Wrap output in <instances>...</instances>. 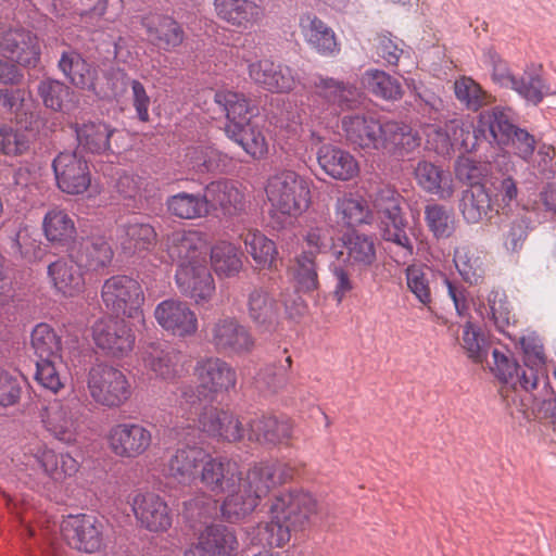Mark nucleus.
<instances>
[{"label": "nucleus", "instance_id": "f257e3e1", "mask_svg": "<svg viewBox=\"0 0 556 556\" xmlns=\"http://www.w3.org/2000/svg\"><path fill=\"white\" fill-rule=\"evenodd\" d=\"M266 191L271 205L269 216L274 229L291 226L311 204V181L293 170L275 175Z\"/></svg>", "mask_w": 556, "mask_h": 556}, {"label": "nucleus", "instance_id": "f03ea898", "mask_svg": "<svg viewBox=\"0 0 556 556\" xmlns=\"http://www.w3.org/2000/svg\"><path fill=\"white\" fill-rule=\"evenodd\" d=\"M403 197L391 187L377 190L372 198V205L380 218V232L384 241L394 243L401 249L403 256L414 254L412 239L406 232L407 219L402 211Z\"/></svg>", "mask_w": 556, "mask_h": 556}, {"label": "nucleus", "instance_id": "7ed1b4c3", "mask_svg": "<svg viewBox=\"0 0 556 556\" xmlns=\"http://www.w3.org/2000/svg\"><path fill=\"white\" fill-rule=\"evenodd\" d=\"M101 299L105 307L116 316L143 321L144 293L141 285L132 277L114 275L104 280Z\"/></svg>", "mask_w": 556, "mask_h": 556}, {"label": "nucleus", "instance_id": "20e7f679", "mask_svg": "<svg viewBox=\"0 0 556 556\" xmlns=\"http://www.w3.org/2000/svg\"><path fill=\"white\" fill-rule=\"evenodd\" d=\"M87 387L93 401L106 407H119L131 395L125 374L108 364H97L88 372Z\"/></svg>", "mask_w": 556, "mask_h": 556}, {"label": "nucleus", "instance_id": "39448f33", "mask_svg": "<svg viewBox=\"0 0 556 556\" xmlns=\"http://www.w3.org/2000/svg\"><path fill=\"white\" fill-rule=\"evenodd\" d=\"M206 341L218 354L241 356L249 354L255 346L251 330L236 317H220L206 329Z\"/></svg>", "mask_w": 556, "mask_h": 556}, {"label": "nucleus", "instance_id": "423d86ee", "mask_svg": "<svg viewBox=\"0 0 556 556\" xmlns=\"http://www.w3.org/2000/svg\"><path fill=\"white\" fill-rule=\"evenodd\" d=\"M61 529L68 544L79 552L97 553L104 545L103 522L92 515H70Z\"/></svg>", "mask_w": 556, "mask_h": 556}, {"label": "nucleus", "instance_id": "0eeeda50", "mask_svg": "<svg viewBox=\"0 0 556 556\" xmlns=\"http://www.w3.org/2000/svg\"><path fill=\"white\" fill-rule=\"evenodd\" d=\"M96 345L114 357H123L132 351L135 333L119 316L102 318L92 326Z\"/></svg>", "mask_w": 556, "mask_h": 556}, {"label": "nucleus", "instance_id": "6e6552de", "mask_svg": "<svg viewBox=\"0 0 556 556\" xmlns=\"http://www.w3.org/2000/svg\"><path fill=\"white\" fill-rule=\"evenodd\" d=\"M67 254L78 268L94 273L108 268L114 256L110 242L103 236H89L73 241Z\"/></svg>", "mask_w": 556, "mask_h": 556}, {"label": "nucleus", "instance_id": "1a4fd4ad", "mask_svg": "<svg viewBox=\"0 0 556 556\" xmlns=\"http://www.w3.org/2000/svg\"><path fill=\"white\" fill-rule=\"evenodd\" d=\"M2 54L21 66L35 68L40 63L39 38L31 30L18 27L2 33L0 38Z\"/></svg>", "mask_w": 556, "mask_h": 556}, {"label": "nucleus", "instance_id": "9d476101", "mask_svg": "<svg viewBox=\"0 0 556 556\" xmlns=\"http://www.w3.org/2000/svg\"><path fill=\"white\" fill-rule=\"evenodd\" d=\"M111 451L122 458H136L144 454L152 443V433L136 422L114 425L108 434Z\"/></svg>", "mask_w": 556, "mask_h": 556}, {"label": "nucleus", "instance_id": "9b49d317", "mask_svg": "<svg viewBox=\"0 0 556 556\" xmlns=\"http://www.w3.org/2000/svg\"><path fill=\"white\" fill-rule=\"evenodd\" d=\"M341 124L352 146L366 152H380L384 121L369 114H350L342 117Z\"/></svg>", "mask_w": 556, "mask_h": 556}, {"label": "nucleus", "instance_id": "f8f14e48", "mask_svg": "<svg viewBox=\"0 0 556 556\" xmlns=\"http://www.w3.org/2000/svg\"><path fill=\"white\" fill-rule=\"evenodd\" d=\"M58 187L68 194L84 193L91 182L86 160L76 152H61L52 162Z\"/></svg>", "mask_w": 556, "mask_h": 556}, {"label": "nucleus", "instance_id": "ddd939ff", "mask_svg": "<svg viewBox=\"0 0 556 556\" xmlns=\"http://www.w3.org/2000/svg\"><path fill=\"white\" fill-rule=\"evenodd\" d=\"M312 92L324 104L333 105L341 111L355 110L362 102V92L351 83L334 79L329 76L315 74L309 81Z\"/></svg>", "mask_w": 556, "mask_h": 556}, {"label": "nucleus", "instance_id": "4468645a", "mask_svg": "<svg viewBox=\"0 0 556 556\" xmlns=\"http://www.w3.org/2000/svg\"><path fill=\"white\" fill-rule=\"evenodd\" d=\"M249 76L254 84L273 93H288L299 83V77L293 68L270 59L251 63Z\"/></svg>", "mask_w": 556, "mask_h": 556}, {"label": "nucleus", "instance_id": "2eb2a0df", "mask_svg": "<svg viewBox=\"0 0 556 556\" xmlns=\"http://www.w3.org/2000/svg\"><path fill=\"white\" fill-rule=\"evenodd\" d=\"M239 547L236 532L225 525L212 523L185 551L184 556H235Z\"/></svg>", "mask_w": 556, "mask_h": 556}, {"label": "nucleus", "instance_id": "dca6fc26", "mask_svg": "<svg viewBox=\"0 0 556 556\" xmlns=\"http://www.w3.org/2000/svg\"><path fill=\"white\" fill-rule=\"evenodd\" d=\"M175 281L182 295L195 304L208 302L215 292V282L206 263L198 265H178Z\"/></svg>", "mask_w": 556, "mask_h": 556}, {"label": "nucleus", "instance_id": "f3484780", "mask_svg": "<svg viewBox=\"0 0 556 556\" xmlns=\"http://www.w3.org/2000/svg\"><path fill=\"white\" fill-rule=\"evenodd\" d=\"M247 313L261 332H273L280 323L281 305L266 287H254L247 296Z\"/></svg>", "mask_w": 556, "mask_h": 556}, {"label": "nucleus", "instance_id": "a211bd4d", "mask_svg": "<svg viewBox=\"0 0 556 556\" xmlns=\"http://www.w3.org/2000/svg\"><path fill=\"white\" fill-rule=\"evenodd\" d=\"M198 478L208 491L220 495L237 488L241 481V472L237 464L227 457H213L207 453V458L201 464Z\"/></svg>", "mask_w": 556, "mask_h": 556}, {"label": "nucleus", "instance_id": "6ab92c4d", "mask_svg": "<svg viewBox=\"0 0 556 556\" xmlns=\"http://www.w3.org/2000/svg\"><path fill=\"white\" fill-rule=\"evenodd\" d=\"M316 510V501L302 490H292L275 497L270 513L280 515L294 531L302 529Z\"/></svg>", "mask_w": 556, "mask_h": 556}, {"label": "nucleus", "instance_id": "aec40b11", "mask_svg": "<svg viewBox=\"0 0 556 556\" xmlns=\"http://www.w3.org/2000/svg\"><path fill=\"white\" fill-rule=\"evenodd\" d=\"M79 401L73 396L64 401L54 400L46 407L43 422L47 429L60 441H75L79 415Z\"/></svg>", "mask_w": 556, "mask_h": 556}, {"label": "nucleus", "instance_id": "412c9836", "mask_svg": "<svg viewBox=\"0 0 556 556\" xmlns=\"http://www.w3.org/2000/svg\"><path fill=\"white\" fill-rule=\"evenodd\" d=\"M141 25L150 45L165 52H173L182 45L186 33L182 25L165 14L142 17Z\"/></svg>", "mask_w": 556, "mask_h": 556}, {"label": "nucleus", "instance_id": "4be33fe9", "mask_svg": "<svg viewBox=\"0 0 556 556\" xmlns=\"http://www.w3.org/2000/svg\"><path fill=\"white\" fill-rule=\"evenodd\" d=\"M514 126L511 109L501 105L480 112L477 119V131L482 141L501 150L507 149Z\"/></svg>", "mask_w": 556, "mask_h": 556}, {"label": "nucleus", "instance_id": "5701e85b", "mask_svg": "<svg viewBox=\"0 0 556 556\" xmlns=\"http://www.w3.org/2000/svg\"><path fill=\"white\" fill-rule=\"evenodd\" d=\"M294 468L281 462L260 463L241 477V483L260 501L277 484L285 483L293 478Z\"/></svg>", "mask_w": 556, "mask_h": 556}, {"label": "nucleus", "instance_id": "b1692460", "mask_svg": "<svg viewBox=\"0 0 556 556\" xmlns=\"http://www.w3.org/2000/svg\"><path fill=\"white\" fill-rule=\"evenodd\" d=\"M195 375L205 394L214 399L218 393L229 392L237 383L236 369L219 357H206L197 363Z\"/></svg>", "mask_w": 556, "mask_h": 556}, {"label": "nucleus", "instance_id": "393cba45", "mask_svg": "<svg viewBox=\"0 0 556 556\" xmlns=\"http://www.w3.org/2000/svg\"><path fill=\"white\" fill-rule=\"evenodd\" d=\"M159 325L174 336L188 337L198 330V319L187 303L179 300H164L154 309Z\"/></svg>", "mask_w": 556, "mask_h": 556}, {"label": "nucleus", "instance_id": "a878e982", "mask_svg": "<svg viewBox=\"0 0 556 556\" xmlns=\"http://www.w3.org/2000/svg\"><path fill=\"white\" fill-rule=\"evenodd\" d=\"M421 144V137L412 125L394 119L384 121L380 152L384 155L403 159L413 154Z\"/></svg>", "mask_w": 556, "mask_h": 556}, {"label": "nucleus", "instance_id": "bb28decb", "mask_svg": "<svg viewBox=\"0 0 556 556\" xmlns=\"http://www.w3.org/2000/svg\"><path fill=\"white\" fill-rule=\"evenodd\" d=\"M137 520L151 532H163L172 526V513L167 503L153 492L139 493L132 500Z\"/></svg>", "mask_w": 556, "mask_h": 556}, {"label": "nucleus", "instance_id": "cd10ccee", "mask_svg": "<svg viewBox=\"0 0 556 556\" xmlns=\"http://www.w3.org/2000/svg\"><path fill=\"white\" fill-rule=\"evenodd\" d=\"M58 68L76 88L93 91L98 80V67L71 46L61 52Z\"/></svg>", "mask_w": 556, "mask_h": 556}, {"label": "nucleus", "instance_id": "c85d7f7f", "mask_svg": "<svg viewBox=\"0 0 556 556\" xmlns=\"http://www.w3.org/2000/svg\"><path fill=\"white\" fill-rule=\"evenodd\" d=\"M167 254L178 265L206 263V245L198 231L176 230L167 237Z\"/></svg>", "mask_w": 556, "mask_h": 556}, {"label": "nucleus", "instance_id": "c756f323", "mask_svg": "<svg viewBox=\"0 0 556 556\" xmlns=\"http://www.w3.org/2000/svg\"><path fill=\"white\" fill-rule=\"evenodd\" d=\"M203 193L207 214L219 210L225 216H235L244 210V195L232 180L211 181L205 186Z\"/></svg>", "mask_w": 556, "mask_h": 556}, {"label": "nucleus", "instance_id": "7c9ffc66", "mask_svg": "<svg viewBox=\"0 0 556 556\" xmlns=\"http://www.w3.org/2000/svg\"><path fill=\"white\" fill-rule=\"evenodd\" d=\"M199 427L207 435L236 442L244 437V428L239 419L231 413L213 406H206L199 415Z\"/></svg>", "mask_w": 556, "mask_h": 556}, {"label": "nucleus", "instance_id": "2f4dec72", "mask_svg": "<svg viewBox=\"0 0 556 556\" xmlns=\"http://www.w3.org/2000/svg\"><path fill=\"white\" fill-rule=\"evenodd\" d=\"M181 353L166 342H154L148 345L143 361L146 367L156 377L173 381L182 371Z\"/></svg>", "mask_w": 556, "mask_h": 556}, {"label": "nucleus", "instance_id": "473e14b6", "mask_svg": "<svg viewBox=\"0 0 556 556\" xmlns=\"http://www.w3.org/2000/svg\"><path fill=\"white\" fill-rule=\"evenodd\" d=\"M207 458V452L195 445L179 447L167 462V472L176 482L192 484L199 476L201 464Z\"/></svg>", "mask_w": 556, "mask_h": 556}, {"label": "nucleus", "instance_id": "72a5a7b5", "mask_svg": "<svg viewBox=\"0 0 556 556\" xmlns=\"http://www.w3.org/2000/svg\"><path fill=\"white\" fill-rule=\"evenodd\" d=\"M116 236L123 253L127 256L149 251L156 243L154 227L137 217L118 225Z\"/></svg>", "mask_w": 556, "mask_h": 556}, {"label": "nucleus", "instance_id": "f704fd0d", "mask_svg": "<svg viewBox=\"0 0 556 556\" xmlns=\"http://www.w3.org/2000/svg\"><path fill=\"white\" fill-rule=\"evenodd\" d=\"M300 28L308 46L318 54L334 56L340 52V43L333 29L316 15L301 16Z\"/></svg>", "mask_w": 556, "mask_h": 556}, {"label": "nucleus", "instance_id": "c9c22d12", "mask_svg": "<svg viewBox=\"0 0 556 556\" xmlns=\"http://www.w3.org/2000/svg\"><path fill=\"white\" fill-rule=\"evenodd\" d=\"M248 438L262 444H283L292 435V424L287 417L257 416L249 421Z\"/></svg>", "mask_w": 556, "mask_h": 556}, {"label": "nucleus", "instance_id": "e433bc0d", "mask_svg": "<svg viewBox=\"0 0 556 556\" xmlns=\"http://www.w3.org/2000/svg\"><path fill=\"white\" fill-rule=\"evenodd\" d=\"M459 210L468 224L491 220L496 213L490 190L483 184H472L463 191Z\"/></svg>", "mask_w": 556, "mask_h": 556}, {"label": "nucleus", "instance_id": "4c0bfd02", "mask_svg": "<svg viewBox=\"0 0 556 556\" xmlns=\"http://www.w3.org/2000/svg\"><path fill=\"white\" fill-rule=\"evenodd\" d=\"M317 161L324 172L337 180H350L359 172L355 157L337 146H321L317 152Z\"/></svg>", "mask_w": 556, "mask_h": 556}, {"label": "nucleus", "instance_id": "58836bf2", "mask_svg": "<svg viewBox=\"0 0 556 556\" xmlns=\"http://www.w3.org/2000/svg\"><path fill=\"white\" fill-rule=\"evenodd\" d=\"M225 131L228 138L241 146L253 159H261L267 154L268 143L258 119L244 124H227Z\"/></svg>", "mask_w": 556, "mask_h": 556}, {"label": "nucleus", "instance_id": "ea45409f", "mask_svg": "<svg viewBox=\"0 0 556 556\" xmlns=\"http://www.w3.org/2000/svg\"><path fill=\"white\" fill-rule=\"evenodd\" d=\"M342 240L346 251L344 262L350 267L363 270L376 262V243L372 236L353 230L345 233Z\"/></svg>", "mask_w": 556, "mask_h": 556}, {"label": "nucleus", "instance_id": "a19ab883", "mask_svg": "<svg viewBox=\"0 0 556 556\" xmlns=\"http://www.w3.org/2000/svg\"><path fill=\"white\" fill-rule=\"evenodd\" d=\"M214 101L225 112L228 124H244L258 119V106L242 93L219 90L215 92Z\"/></svg>", "mask_w": 556, "mask_h": 556}, {"label": "nucleus", "instance_id": "79ce46f5", "mask_svg": "<svg viewBox=\"0 0 556 556\" xmlns=\"http://www.w3.org/2000/svg\"><path fill=\"white\" fill-rule=\"evenodd\" d=\"M115 129L104 122L75 124L78 148L91 154H105L111 151L110 139Z\"/></svg>", "mask_w": 556, "mask_h": 556}, {"label": "nucleus", "instance_id": "37998d69", "mask_svg": "<svg viewBox=\"0 0 556 556\" xmlns=\"http://www.w3.org/2000/svg\"><path fill=\"white\" fill-rule=\"evenodd\" d=\"M445 138L448 141L445 153H450V151H458L460 154L470 153L483 142L477 131V124L463 118H453L446 122Z\"/></svg>", "mask_w": 556, "mask_h": 556}, {"label": "nucleus", "instance_id": "c03bdc74", "mask_svg": "<svg viewBox=\"0 0 556 556\" xmlns=\"http://www.w3.org/2000/svg\"><path fill=\"white\" fill-rule=\"evenodd\" d=\"M415 178L420 188L440 199H448L454 192L451 174L431 162H418Z\"/></svg>", "mask_w": 556, "mask_h": 556}, {"label": "nucleus", "instance_id": "a18cd8bd", "mask_svg": "<svg viewBox=\"0 0 556 556\" xmlns=\"http://www.w3.org/2000/svg\"><path fill=\"white\" fill-rule=\"evenodd\" d=\"M84 269L71 261L58 260L48 266V276L54 288L65 296H75L84 291Z\"/></svg>", "mask_w": 556, "mask_h": 556}, {"label": "nucleus", "instance_id": "49530a36", "mask_svg": "<svg viewBox=\"0 0 556 556\" xmlns=\"http://www.w3.org/2000/svg\"><path fill=\"white\" fill-rule=\"evenodd\" d=\"M519 343L523 352V364L527 370L521 371V388L526 391L538 387L539 370L545 364L544 349L535 336L520 337Z\"/></svg>", "mask_w": 556, "mask_h": 556}, {"label": "nucleus", "instance_id": "de8ad7c7", "mask_svg": "<svg viewBox=\"0 0 556 556\" xmlns=\"http://www.w3.org/2000/svg\"><path fill=\"white\" fill-rule=\"evenodd\" d=\"M214 4L217 15L235 26L247 28L262 15L261 8L250 0H215Z\"/></svg>", "mask_w": 556, "mask_h": 556}, {"label": "nucleus", "instance_id": "09e8293b", "mask_svg": "<svg viewBox=\"0 0 556 556\" xmlns=\"http://www.w3.org/2000/svg\"><path fill=\"white\" fill-rule=\"evenodd\" d=\"M220 505L222 517L225 521L233 523L250 515L258 505L257 495H253L241 481Z\"/></svg>", "mask_w": 556, "mask_h": 556}, {"label": "nucleus", "instance_id": "8fccbe9b", "mask_svg": "<svg viewBox=\"0 0 556 556\" xmlns=\"http://www.w3.org/2000/svg\"><path fill=\"white\" fill-rule=\"evenodd\" d=\"M362 83L372 96L386 101H397L404 93L401 81L381 70H366Z\"/></svg>", "mask_w": 556, "mask_h": 556}, {"label": "nucleus", "instance_id": "3c124183", "mask_svg": "<svg viewBox=\"0 0 556 556\" xmlns=\"http://www.w3.org/2000/svg\"><path fill=\"white\" fill-rule=\"evenodd\" d=\"M425 224L437 240L451 238L456 230V219L452 207L429 202L424 210Z\"/></svg>", "mask_w": 556, "mask_h": 556}, {"label": "nucleus", "instance_id": "603ef678", "mask_svg": "<svg viewBox=\"0 0 556 556\" xmlns=\"http://www.w3.org/2000/svg\"><path fill=\"white\" fill-rule=\"evenodd\" d=\"M42 229L48 241L61 245H67L76 235L73 218L59 208H52L46 213Z\"/></svg>", "mask_w": 556, "mask_h": 556}, {"label": "nucleus", "instance_id": "864d4df0", "mask_svg": "<svg viewBox=\"0 0 556 556\" xmlns=\"http://www.w3.org/2000/svg\"><path fill=\"white\" fill-rule=\"evenodd\" d=\"M242 253L229 242H219L211 249V263L219 278L237 276L242 269Z\"/></svg>", "mask_w": 556, "mask_h": 556}, {"label": "nucleus", "instance_id": "5fc2aeb1", "mask_svg": "<svg viewBox=\"0 0 556 556\" xmlns=\"http://www.w3.org/2000/svg\"><path fill=\"white\" fill-rule=\"evenodd\" d=\"M31 346L40 359H56L62 357V340L55 330L46 323L38 324L31 331Z\"/></svg>", "mask_w": 556, "mask_h": 556}, {"label": "nucleus", "instance_id": "6e6d98bb", "mask_svg": "<svg viewBox=\"0 0 556 556\" xmlns=\"http://www.w3.org/2000/svg\"><path fill=\"white\" fill-rule=\"evenodd\" d=\"M168 212L181 219H194L207 214L204 193L178 192L166 201Z\"/></svg>", "mask_w": 556, "mask_h": 556}, {"label": "nucleus", "instance_id": "4d7b16f0", "mask_svg": "<svg viewBox=\"0 0 556 556\" xmlns=\"http://www.w3.org/2000/svg\"><path fill=\"white\" fill-rule=\"evenodd\" d=\"M247 252L261 269L273 268L278 251L273 240L258 230H249L243 238Z\"/></svg>", "mask_w": 556, "mask_h": 556}, {"label": "nucleus", "instance_id": "13d9d810", "mask_svg": "<svg viewBox=\"0 0 556 556\" xmlns=\"http://www.w3.org/2000/svg\"><path fill=\"white\" fill-rule=\"evenodd\" d=\"M511 89L533 105L540 104L544 97L556 93L551 91L549 86L535 71H525L520 77H517Z\"/></svg>", "mask_w": 556, "mask_h": 556}, {"label": "nucleus", "instance_id": "bf43d9fd", "mask_svg": "<svg viewBox=\"0 0 556 556\" xmlns=\"http://www.w3.org/2000/svg\"><path fill=\"white\" fill-rule=\"evenodd\" d=\"M489 190L496 213L498 215H508L513 210V205L517 202V181L511 176L503 174L492 178L491 188Z\"/></svg>", "mask_w": 556, "mask_h": 556}, {"label": "nucleus", "instance_id": "052dcab7", "mask_svg": "<svg viewBox=\"0 0 556 556\" xmlns=\"http://www.w3.org/2000/svg\"><path fill=\"white\" fill-rule=\"evenodd\" d=\"M454 263L462 278L469 285H478L483 280L485 268L477 251L466 247L456 249Z\"/></svg>", "mask_w": 556, "mask_h": 556}, {"label": "nucleus", "instance_id": "680f3d73", "mask_svg": "<svg viewBox=\"0 0 556 556\" xmlns=\"http://www.w3.org/2000/svg\"><path fill=\"white\" fill-rule=\"evenodd\" d=\"M271 519L257 526L256 536L260 544L268 547H282L291 539L294 531L287 521L276 513H270Z\"/></svg>", "mask_w": 556, "mask_h": 556}, {"label": "nucleus", "instance_id": "e2e57ef3", "mask_svg": "<svg viewBox=\"0 0 556 556\" xmlns=\"http://www.w3.org/2000/svg\"><path fill=\"white\" fill-rule=\"evenodd\" d=\"M456 99L467 110L477 112L489 103V94L471 77L462 76L454 83Z\"/></svg>", "mask_w": 556, "mask_h": 556}, {"label": "nucleus", "instance_id": "0e129e2a", "mask_svg": "<svg viewBox=\"0 0 556 556\" xmlns=\"http://www.w3.org/2000/svg\"><path fill=\"white\" fill-rule=\"evenodd\" d=\"M294 279L298 289L309 293L319 288L316 256L313 251H303L295 258Z\"/></svg>", "mask_w": 556, "mask_h": 556}, {"label": "nucleus", "instance_id": "69168bd1", "mask_svg": "<svg viewBox=\"0 0 556 556\" xmlns=\"http://www.w3.org/2000/svg\"><path fill=\"white\" fill-rule=\"evenodd\" d=\"M336 207L341 222L348 227L368 224L371 219V213L362 198L343 197L338 199Z\"/></svg>", "mask_w": 556, "mask_h": 556}, {"label": "nucleus", "instance_id": "338daca9", "mask_svg": "<svg viewBox=\"0 0 556 556\" xmlns=\"http://www.w3.org/2000/svg\"><path fill=\"white\" fill-rule=\"evenodd\" d=\"M30 144V136L26 129L0 124V153L20 156L28 152Z\"/></svg>", "mask_w": 556, "mask_h": 556}, {"label": "nucleus", "instance_id": "774afa93", "mask_svg": "<svg viewBox=\"0 0 556 556\" xmlns=\"http://www.w3.org/2000/svg\"><path fill=\"white\" fill-rule=\"evenodd\" d=\"M217 510V502L205 494L197 495L184 502L182 515L191 528L205 525Z\"/></svg>", "mask_w": 556, "mask_h": 556}]
</instances>
